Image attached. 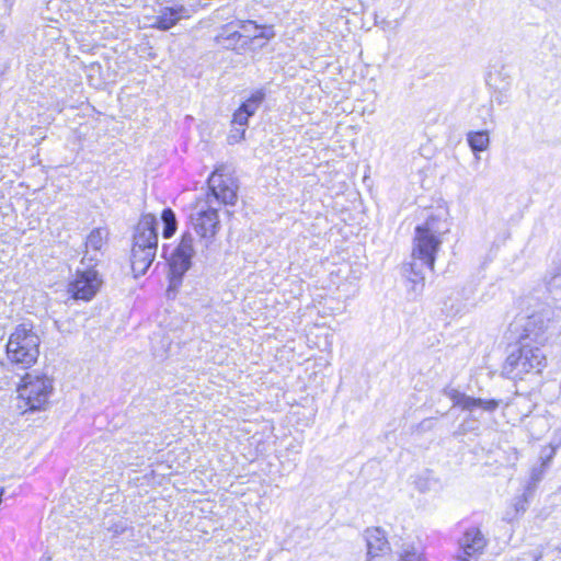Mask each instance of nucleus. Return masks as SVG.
<instances>
[{"mask_svg":"<svg viewBox=\"0 0 561 561\" xmlns=\"http://www.w3.org/2000/svg\"><path fill=\"white\" fill-rule=\"evenodd\" d=\"M446 216V211L440 210L415 228L411 262L403 267L407 278L412 283L413 291L419 293L423 289L424 271L434 268L436 253L442 244L440 236L449 231Z\"/></svg>","mask_w":561,"mask_h":561,"instance_id":"1","label":"nucleus"},{"mask_svg":"<svg viewBox=\"0 0 561 561\" xmlns=\"http://www.w3.org/2000/svg\"><path fill=\"white\" fill-rule=\"evenodd\" d=\"M210 194L205 202L196 204L190 215L191 224L195 232L208 247L217 234L220 221L214 203L233 205L237 199L234 188L222 179L220 169H216L208 179Z\"/></svg>","mask_w":561,"mask_h":561,"instance_id":"2","label":"nucleus"},{"mask_svg":"<svg viewBox=\"0 0 561 561\" xmlns=\"http://www.w3.org/2000/svg\"><path fill=\"white\" fill-rule=\"evenodd\" d=\"M41 339L31 324L22 323L10 334L7 356L11 364L23 369L34 365L39 355Z\"/></svg>","mask_w":561,"mask_h":561,"instance_id":"3","label":"nucleus"},{"mask_svg":"<svg viewBox=\"0 0 561 561\" xmlns=\"http://www.w3.org/2000/svg\"><path fill=\"white\" fill-rule=\"evenodd\" d=\"M546 366V355L542 350L528 343L512 351L507 356L503 371L512 379H524L528 374H538Z\"/></svg>","mask_w":561,"mask_h":561,"instance_id":"4","label":"nucleus"},{"mask_svg":"<svg viewBox=\"0 0 561 561\" xmlns=\"http://www.w3.org/2000/svg\"><path fill=\"white\" fill-rule=\"evenodd\" d=\"M18 392L28 410H43L53 392V380L45 375L27 373L22 378Z\"/></svg>","mask_w":561,"mask_h":561,"instance_id":"5","label":"nucleus"},{"mask_svg":"<svg viewBox=\"0 0 561 561\" xmlns=\"http://www.w3.org/2000/svg\"><path fill=\"white\" fill-rule=\"evenodd\" d=\"M102 279L95 266L81 265L76 278L69 284V293L75 299L90 300L100 289Z\"/></svg>","mask_w":561,"mask_h":561,"instance_id":"6","label":"nucleus"},{"mask_svg":"<svg viewBox=\"0 0 561 561\" xmlns=\"http://www.w3.org/2000/svg\"><path fill=\"white\" fill-rule=\"evenodd\" d=\"M193 244L194 238L192 233H183L170 261V270L173 277L181 279V277L190 270L192 265V257L195 254Z\"/></svg>","mask_w":561,"mask_h":561,"instance_id":"7","label":"nucleus"},{"mask_svg":"<svg viewBox=\"0 0 561 561\" xmlns=\"http://www.w3.org/2000/svg\"><path fill=\"white\" fill-rule=\"evenodd\" d=\"M108 239V231L105 228H94L87 236L83 256L80 265L96 266L103 255Z\"/></svg>","mask_w":561,"mask_h":561,"instance_id":"8","label":"nucleus"},{"mask_svg":"<svg viewBox=\"0 0 561 561\" xmlns=\"http://www.w3.org/2000/svg\"><path fill=\"white\" fill-rule=\"evenodd\" d=\"M133 248L158 249L157 218L153 215L146 214L138 221L134 233Z\"/></svg>","mask_w":561,"mask_h":561,"instance_id":"9","label":"nucleus"},{"mask_svg":"<svg viewBox=\"0 0 561 561\" xmlns=\"http://www.w3.org/2000/svg\"><path fill=\"white\" fill-rule=\"evenodd\" d=\"M444 393L454 402L455 407H460L462 410L467 411H473L474 409L479 408L491 412L499 407V401L496 400L472 398L454 388H446Z\"/></svg>","mask_w":561,"mask_h":561,"instance_id":"10","label":"nucleus"},{"mask_svg":"<svg viewBox=\"0 0 561 561\" xmlns=\"http://www.w3.org/2000/svg\"><path fill=\"white\" fill-rule=\"evenodd\" d=\"M460 545L463 553L458 556V561H471V557L483 551L486 546V539L480 529L470 528L465 533Z\"/></svg>","mask_w":561,"mask_h":561,"instance_id":"11","label":"nucleus"},{"mask_svg":"<svg viewBox=\"0 0 561 561\" xmlns=\"http://www.w3.org/2000/svg\"><path fill=\"white\" fill-rule=\"evenodd\" d=\"M365 539L367 543V554L370 559L379 557L389 550V542L385 531L379 527L368 528L365 531Z\"/></svg>","mask_w":561,"mask_h":561,"instance_id":"12","label":"nucleus"},{"mask_svg":"<svg viewBox=\"0 0 561 561\" xmlns=\"http://www.w3.org/2000/svg\"><path fill=\"white\" fill-rule=\"evenodd\" d=\"M190 18V10L183 5L164 8L156 18L154 26L167 31L174 26L180 20Z\"/></svg>","mask_w":561,"mask_h":561,"instance_id":"13","label":"nucleus"},{"mask_svg":"<svg viewBox=\"0 0 561 561\" xmlns=\"http://www.w3.org/2000/svg\"><path fill=\"white\" fill-rule=\"evenodd\" d=\"M156 252L157 250L153 248H131L130 263L135 277L141 276L148 271L156 257Z\"/></svg>","mask_w":561,"mask_h":561,"instance_id":"14","label":"nucleus"},{"mask_svg":"<svg viewBox=\"0 0 561 561\" xmlns=\"http://www.w3.org/2000/svg\"><path fill=\"white\" fill-rule=\"evenodd\" d=\"M467 142L472 150L474 158L480 160L478 152L488 150L490 146V136L488 130L469 131L467 134Z\"/></svg>","mask_w":561,"mask_h":561,"instance_id":"15","label":"nucleus"},{"mask_svg":"<svg viewBox=\"0 0 561 561\" xmlns=\"http://www.w3.org/2000/svg\"><path fill=\"white\" fill-rule=\"evenodd\" d=\"M161 219L163 221V237L171 238L176 231V218L172 209L167 208L162 211Z\"/></svg>","mask_w":561,"mask_h":561,"instance_id":"16","label":"nucleus"},{"mask_svg":"<svg viewBox=\"0 0 561 561\" xmlns=\"http://www.w3.org/2000/svg\"><path fill=\"white\" fill-rule=\"evenodd\" d=\"M265 98V93L262 90L255 91L248 100H245L240 107L248 113L250 116L254 115V113L260 107L261 103Z\"/></svg>","mask_w":561,"mask_h":561,"instance_id":"17","label":"nucleus"},{"mask_svg":"<svg viewBox=\"0 0 561 561\" xmlns=\"http://www.w3.org/2000/svg\"><path fill=\"white\" fill-rule=\"evenodd\" d=\"M241 38V34L239 32H232L229 34L221 33L216 36V41L218 44L222 45L226 48H232L238 41Z\"/></svg>","mask_w":561,"mask_h":561,"instance_id":"18","label":"nucleus"},{"mask_svg":"<svg viewBox=\"0 0 561 561\" xmlns=\"http://www.w3.org/2000/svg\"><path fill=\"white\" fill-rule=\"evenodd\" d=\"M249 117L251 116L248 113H245L241 107H239L233 114L232 125L245 128V126L248 125Z\"/></svg>","mask_w":561,"mask_h":561,"instance_id":"19","label":"nucleus"},{"mask_svg":"<svg viewBox=\"0 0 561 561\" xmlns=\"http://www.w3.org/2000/svg\"><path fill=\"white\" fill-rule=\"evenodd\" d=\"M546 282L549 288H561V268L558 272L550 271L546 276Z\"/></svg>","mask_w":561,"mask_h":561,"instance_id":"20","label":"nucleus"},{"mask_svg":"<svg viewBox=\"0 0 561 561\" xmlns=\"http://www.w3.org/2000/svg\"><path fill=\"white\" fill-rule=\"evenodd\" d=\"M528 505V497L526 496V493H523L515 497L514 500V510L515 515H518L520 513H524Z\"/></svg>","mask_w":561,"mask_h":561,"instance_id":"21","label":"nucleus"},{"mask_svg":"<svg viewBox=\"0 0 561 561\" xmlns=\"http://www.w3.org/2000/svg\"><path fill=\"white\" fill-rule=\"evenodd\" d=\"M245 128H241L239 126H233L229 135V141L231 144L239 142L244 138Z\"/></svg>","mask_w":561,"mask_h":561,"instance_id":"22","label":"nucleus"},{"mask_svg":"<svg viewBox=\"0 0 561 561\" xmlns=\"http://www.w3.org/2000/svg\"><path fill=\"white\" fill-rule=\"evenodd\" d=\"M401 561H424L421 553L416 551H405L401 556Z\"/></svg>","mask_w":561,"mask_h":561,"instance_id":"23","label":"nucleus"},{"mask_svg":"<svg viewBox=\"0 0 561 561\" xmlns=\"http://www.w3.org/2000/svg\"><path fill=\"white\" fill-rule=\"evenodd\" d=\"M547 466V461H542L541 466H540V469H537V468H534L533 469V472H531V480L533 481H539L540 478H541V474H542V471L545 469V467Z\"/></svg>","mask_w":561,"mask_h":561,"instance_id":"24","label":"nucleus"},{"mask_svg":"<svg viewBox=\"0 0 561 561\" xmlns=\"http://www.w3.org/2000/svg\"><path fill=\"white\" fill-rule=\"evenodd\" d=\"M274 35L271 28H264L260 34H253V37L271 38Z\"/></svg>","mask_w":561,"mask_h":561,"instance_id":"25","label":"nucleus"},{"mask_svg":"<svg viewBox=\"0 0 561 561\" xmlns=\"http://www.w3.org/2000/svg\"><path fill=\"white\" fill-rule=\"evenodd\" d=\"M248 26H252L254 30H259V26L254 24L252 21L241 22V27L247 30Z\"/></svg>","mask_w":561,"mask_h":561,"instance_id":"26","label":"nucleus"},{"mask_svg":"<svg viewBox=\"0 0 561 561\" xmlns=\"http://www.w3.org/2000/svg\"><path fill=\"white\" fill-rule=\"evenodd\" d=\"M125 527L124 526H119V525H116L114 528H113V531L115 535H118V534H122L125 531Z\"/></svg>","mask_w":561,"mask_h":561,"instance_id":"27","label":"nucleus"},{"mask_svg":"<svg viewBox=\"0 0 561 561\" xmlns=\"http://www.w3.org/2000/svg\"><path fill=\"white\" fill-rule=\"evenodd\" d=\"M553 454H554V449L552 448L551 454H550V455L548 456V458H547V461H549V460L551 459V457L553 456Z\"/></svg>","mask_w":561,"mask_h":561,"instance_id":"28","label":"nucleus"},{"mask_svg":"<svg viewBox=\"0 0 561 561\" xmlns=\"http://www.w3.org/2000/svg\"><path fill=\"white\" fill-rule=\"evenodd\" d=\"M0 492H3V489H2V488L0 489Z\"/></svg>","mask_w":561,"mask_h":561,"instance_id":"29","label":"nucleus"},{"mask_svg":"<svg viewBox=\"0 0 561 561\" xmlns=\"http://www.w3.org/2000/svg\"><path fill=\"white\" fill-rule=\"evenodd\" d=\"M559 444H561V439H560V443H559Z\"/></svg>","mask_w":561,"mask_h":561,"instance_id":"30","label":"nucleus"}]
</instances>
